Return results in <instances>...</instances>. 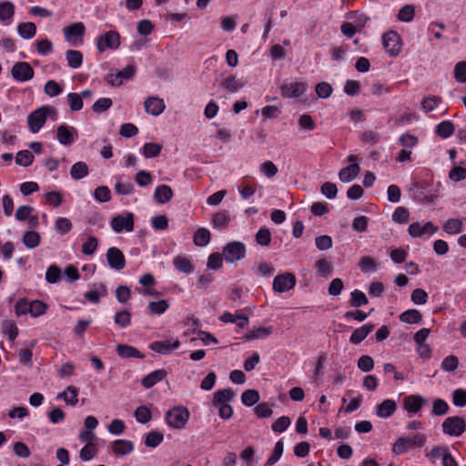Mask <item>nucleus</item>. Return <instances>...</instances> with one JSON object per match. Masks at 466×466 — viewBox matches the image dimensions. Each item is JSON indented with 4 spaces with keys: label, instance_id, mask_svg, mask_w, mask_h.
Here are the masks:
<instances>
[{
    "label": "nucleus",
    "instance_id": "f257e3e1",
    "mask_svg": "<svg viewBox=\"0 0 466 466\" xmlns=\"http://www.w3.org/2000/svg\"><path fill=\"white\" fill-rule=\"evenodd\" d=\"M426 441V435L423 433H416L412 437H399L392 446V452L395 454L406 453L410 449L421 448Z\"/></svg>",
    "mask_w": 466,
    "mask_h": 466
},
{
    "label": "nucleus",
    "instance_id": "f03ea898",
    "mask_svg": "<svg viewBox=\"0 0 466 466\" xmlns=\"http://www.w3.org/2000/svg\"><path fill=\"white\" fill-rule=\"evenodd\" d=\"M189 411L185 407H175L166 414V421L173 429H183L189 420Z\"/></svg>",
    "mask_w": 466,
    "mask_h": 466
},
{
    "label": "nucleus",
    "instance_id": "7ed1b4c3",
    "mask_svg": "<svg viewBox=\"0 0 466 466\" xmlns=\"http://www.w3.org/2000/svg\"><path fill=\"white\" fill-rule=\"evenodd\" d=\"M246 246L240 241L228 242L222 250L225 260L228 263L238 261L246 257Z\"/></svg>",
    "mask_w": 466,
    "mask_h": 466
},
{
    "label": "nucleus",
    "instance_id": "20e7f679",
    "mask_svg": "<svg viewBox=\"0 0 466 466\" xmlns=\"http://www.w3.org/2000/svg\"><path fill=\"white\" fill-rule=\"evenodd\" d=\"M442 431L449 436L459 437L466 430V422L460 416L448 417L442 422Z\"/></svg>",
    "mask_w": 466,
    "mask_h": 466
},
{
    "label": "nucleus",
    "instance_id": "39448f33",
    "mask_svg": "<svg viewBox=\"0 0 466 466\" xmlns=\"http://www.w3.org/2000/svg\"><path fill=\"white\" fill-rule=\"evenodd\" d=\"M120 35L118 32L110 30L96 38V48L99 53L106 49L116 50L120 46Z\"/></svg>",
    "mask_w": 466,
    "mask_h": 466
},
{
    "label": "nucleus",
    "instance_id": "423d86ee",
    "mask_svg": "<svg viewBox=\"0 0 466 466\" xmlns=\"http://www.w3.org/2000/svg\"><path fill=\"white\" fill-rule=\"evenodd\" d=\"M52 110L49 106H42L29 114L27 123L32 133H36L41 129Z\"/></svg>",
    "mask_w": 466,
    "mask_h": 466
},
{
    "label": "nucleus",
    "instance_id": "0eeeda50",
    "mask_svg": "<svg viewBox=\"0 0 466 466\" xmlns=\"http://www.w3.org/2000/svg\"><path fill=\"white\" fill-rule=\"evenodd\" d=\"M382 44L385 51L391 56H396L401 50V39L399 34L389 31L382 35Z\"/></svg>",
    "mask_w": 466,
    "mask_h": 466
},
{
    "label": "nucleus",
    "instance_id": "6e6552de",
    "mask_svg": "<svg viewBox=\"0 0 466 466\" xmlns=\"http://www.w3.org/2000/svg\"><path fill=\"white\" fill-rule=\"evenodd\" d=\"M296 285V278L292 273H284L275 277L273 280V289L276 292L283 293L290 290Z\"/></svg>",
    "mask_w": 466,
    "mask_h": 466
},
{
    "label": "nucleus",
    "instance_id": "1a4fd4ad",
    "mask_svg": "<svg viewBox=\"0 0 466 466\" xmlns=\"http://www.w3.org/2000/svg\"><path fill=\"white\" fill-rule=\"evenodd\" d=\"M106 261L108 266L115 270H122L126 267V258L123 252L116 247H111L107 249Z\"/></svg>",
    "mask_w": 466,
    "mask_h": 466
},
{
    "label": "nucleus",
    "instance_id": "9d476101",
    "mask_svg": "<svg viewBox=\"0 0 466 466\" xmlns=\"http://www.w3.org/2000/svg\"><path fill=\"white\" fill-rule=\"evenodd\" d=\"M12 76L20 82H25L34 77V69L26 62H16L11 70Z\"/></svg>",
    "mask_w": 466,
    "mask_h": 466
},
{
    "label": "nucleus",
    "instance_id": "9b49d317",
    "mask_svg": "<svg viewBox=\"0 0 466 466\" xmlns=\"http://www.w3.org/2000/svg\"><path fill=\"white\" fill-rule=\"evenodd\" d=\"M111 228L116 233H119L124 229L127 232L132 231L134 228L133 214L127 213L126 216L117 215L114 217L111 220Z\"/></svg>",
    "mask_w": 466,
    "mask_h": 466
},
{
    "label": "nucleus",
    "instance_id": "f8f14e48",
    "mask_svg": "<svg viewBox=\"0 0 466 466\" xmlns=\"http://www.w3.org/2000/svg\"><path fill=\"white\" fill-rule=\"evenodd\" d=\"M403 409L409 412L416 414L418 413L421 408L427 405V400L420 395H408L403 399Z\"/></svg>",
    "mask_w": 466,
    "mask_h": 466
},
{
    "label": "nucleus",
    "instance_id": "ddd939ff",
    "mask_svg": "<svg viewBox=\"0 0 466 466\" xmlns=\"http://www.w3.org/2000/svg\"><path fill=\"white\" fill-rule=\"evenodd\" d=\"M56 137L60 144L70 146L77 137V130L74 127L60 125L56 129Z\"/></svg>",
    "mask_w": 466,
    "mask_h": 466
},
{
    "label": "nucleus",
    "instance_id": "4468645a",
    "mask_svg": "<svg viewBox=\"0 0 466 466\" xmlns=\"http://www.w3.org/2000/svg\"><path fill=\"white\" fill-rule=\"evenodd\" d=\"M437 230L438 228L431 221L426 222L423 226L420 222H413L408 228V232L412 238H421L424 234L433 235Z\"/></svg>",
    "mask_w": 466,
    "mask_h": 466
},
{
    "label": "nucleus",
    "instance_id": "2eb2a0df",
    "mask_svg": "<svg viewBox=\"0 0 466 466\" xmlns=\"http://www.w3.org/2000/svg\"><path fill=\"white\" fill-rule=\"evenodd\" d=\"M136 73V66L127 65L123 70L117 71L115 74H109L106 76V81L112 86H120L125 79H131Z\"/></svg>",
    "mask_w": 466,
    "mask_h": 466
},
{
    "label": "nucleus",
    "instance_id": "dca6fc26",
    "mask_svg": "<svg viewBox=\"0 0 466 466\" xmlns=\"http://www.w3.org/2000/svg\"><path fill=\"white\" fill-rule=\"evenodd\" d=\"M306 89L307 86L302 82H289L280 86V93L288 98L299 97L305 93Z\"/></svg>",
    "mask_w": 466,
    "mask_h": 466
},
{
    "label": "nucleus",
    "instance_id": "f3484780",
    "mask_svg": "<svg viewBox=\"0 0 466 466\" xmlns=\"http://www.w3.org/2000/svg\"><path fill=\"white\" fill-rule=\"evenodd\" d=\"M180 345L178 339L170 340H162V341H154L150 344L149 348L153 351L167 355L169 354L172 350L177 349Z\"/></svg>",
    "mask_w": 466,
    "mask_h": 466
},
{
    "label": "nucleus",
    "instance_id": "a211bd4d",
    "mask_svg": "<svg viewBox=\"0 0 466 466\" xmlns=\"http://www.w3.org/2000/svg\"><path fill=\"white\" fill-rule=\"evenodd\" d=\"M145 110L147 114L152 116H159L165 110V103L163 99L158 97L151 96L144 102Z\"/></svg>",
    "mask_w": 466,
    "mask_h": 466
},
{
    "label": "nucleus",
    "instance_id": "6ab92c4d",
    "mask_svg": "<svg viewBox=\"0 0 466 466\" xmlns=\"http://www.w3.org/2000/svg\"><path fill=\"white\" fill-rule=\"evenodd\" d=\"M167 375L164 369L156 370L143 378L141 384L146 389H150L157 382L162 381Z\"/></svg>",
    "mask_w": 466,
    "mask_h": 466
},
{
    "label": "nucleus",
    "instance_id": "aec40b11",
    "mask_svg": "<svg viewBox=\"0 0 466 466\" xmlns=\"http://www.w3.org/2000/svg\"><path fill=\"white\" fill-rule=\"evenodd\" d=\"M396 410V401L390 399H387L377 406L376 414L380 418L386 419L392 416Z\"/></svg>",
    "mask_w": 466,
    "mask_h": 466
},
{
    "label": "nucleus",
    "instance_id": "412c9836",
    "mask_svg": "<svg viewBox=\"0 0 466 466\" xmlns=\"http://www.w3.org/2000/svg\"><path fill=\"white\" fill-rule=\"evenodd\" d=\"M85 34V25L83 23H75L64 28V35L68 42H74L77 38H82Z\"/></svg>",
    "mask_w": 466,
    "mask_h": 466
},
{
    "label": "nucleus",
    "instance_id": "4be33fe9",
    "mask_svg": "<svg viewBox=\"0 0 466 466\" xmlns=\"http://www.w3.org/2000/svg\"><path fill=\"white\" fill-rule=\"evenodd\" d=\"M360 171L359 164L354 163L343 167L339 172V178L343 183H349L355 179Z\"/></svg>",
    "mask_w": 466,
    "mask_h": 466
},
{
    "label": "nucleus",
    "instance_id": "5701e85b",
    "mask_svg": "<svg viewBox=\"0 0 466 466\" xmlns=\"http://www.w3.org/2000/svg\"><path fill=\"white\" fill-rule=\"evenodd\" d=\"M78 392L76 387L70 385L57 394V399L63 400L69 406H76L78 402Z\"/></svg>",
    "mask_w": 466,
    "mask_h": 466
},
{
    "label": "nucleus",
    "instance_id": "b1692460",
    "mask_svg": "<svg viewBox=\"0 0 466 466\" xmlns=\"http://www.w3.org/2000/svg\"><path fill=\"white\" fill-rule=\"evenodd\" d=\"M273 329L272 326L257 327L247 332L244 338L247 340L265 339L273 333Z\"/></svg>",
    "mask_w": 466,
    "mask_h": 466
},
{
    "label": "nucleus",
    "instance_id": "393cba45",
    "mask_svg": "<svg viewBox=\"0 0 466 466\" xmlns=\"http://www.w3.org/2000/svg\"><path fill=\"white\" fill-rule=\"evenodd\" d=\"M173 190L169 186L161 185L156 187L154 198L159 204H165L173 198Z\"/></svg>",
    "mask_w": 466,
    "mask_h": 466
},
{
    "label": "nucleus",
    "instance_id": "a878e982",
    "mask_svg": "<svg viewBox=\"0 0 466 466\" xmlns=\"http://www.w3.org/2000/svg\"><path fill=\"white\" fill-rule=\"evenodd\" d=\"M373 324H365L362 327L356 329L352 332L350 338V341L353 344H360L367 338V336L373 330Z\"/></svg>",
    "mask_w": 466,
    "mask_h": 466
},
{
    "label": "nucleus",
    "instance_id": "bb28decb",
    "mask_svg": "<svg viewBox=\"0 0 466 466\" xmlns=\"http://www.w3.org/2000/svg\"><path fill=\"white\" fill-rule=\"evenodd\" d=\"M116 351L118 354V356L125 358V359H129V358L143 359L145 357L144 354H142L135 347H132V346H129L127 344L117 345Z\"/></svg>",
    "mask_w": 466,
    "mask_h": 466
},
{
    "label": "nucleus",
    "instance_id": "cd10ccee",
    "mask_svg": "<svg viewBox=\"0 0 466 466\" xmlns=\"http://www.w3.org/2000/svg\"><path fill=\"white\" fill-rule=\"evenodd\" d=\"M230 217L228 211L223 210L214 214L212 218V226L214 228L222 230L228 227Z\"/></svg>",
    "mask_w": 466,
    "mask_h": 466
},
{
    "label": "nucleus",
    "instance_id": "c85d7f7f",
    "mask_svg": "<svg viewBox=\"0 0 466 466\" xmlns=\"http://www.w3.org/2000/svg\"><path fill=\"white\" fill-rule=\"evenodd\" d=\"M134 450L132 441L127 440H116L113 442L112 451L117 455H127Z\"/></svg>",
    "mask_w": 466,
    "mask_h": 466
},
{
    "label": "nucleus",
    "instance_id": "c756f323",
    "mask_svg": "<svg viewBox=\"0 0 466 466\" xmlns=\"http://www.w3.org/2000/svg\"><path fill=\"white\" fill-rule=\"evenodd\" d=\"M219 319L225 323H236L238 328H244L248 323V318L244 315L231 314L229 312L223 313Z\"/></svg>",
    "mask_w": 466,
    "mask_h": 466
},
{
    "label": "nucleus",
    "instance_id": "7c9ffc66",
    "mask_svg": "<svg viewBox=\"0 0 466 466\" xmlns=\"http://www.w3.org/2000/svg\"><path fill=\"white\" fill-rule=\"evenodd\" d=\"M436 134L441 138H448L455 132V126L450 120L439 123L435 127Z\"/></svg>",
    "mask_w": 466,
    "mask_h": 466
},
{
    "label": "nucleus",
    "instance_id": "2f4dec72",
    "mask_svg": "<svg viewBox=\"0 0 466 466\" xmlns=\"http://www.w3.org/2000/svg\"><path fill=\"white\" fill-rule=\"evenodd\" d=\"M173 265L177 270L186 274H189L194 271V265L185 257H175L173 258Z\"/></svg>",
    "mask_w": 466,
    "mask_h": 466
},
{
    "label": "nucleus",
    "instance_id": "473e14b6",
    "mask_svg": "<svg viewBox=\"0 0 466 466\" xmlns=\"http://www.w3.org/2000/svg\"><path fill=\"white\" fill-rule=\"evenodd\" d=\"M235 397V393L230 389L218 390L214 393L212 405L218 406L219 404H226L225 402L231 401Z\"/></svg>",
    "mask_w": 466,
    "mask_h": 466
},
{
    "label": "nucleus",
    "instance_id": "72a5a7b5",
    "mask_svg": "<svg viewBox=\"0 0 466 466\" xmlns=\"http://www.w3.org/2000/svg\"><path fill=\"white\" fill-rule=\"evenodd\" d=\"M22 241L27 248L33 249L39 246L41 237L39 233L28 230L23 235Z\"/></svg>",
    "mask_w": 466,
    "mask_h": 466
},
{
    "label": "nucleus",
    "instance_id": "f704fd0d",
    "mask_svg": "<svg viewBox=\"0 0 466 466\" xmlns=\"http://www.w3.org/2000/svg\"><path fill=\"white\" fill-rule=\"evenodd\" d=\"M66 59L69 67L79 68L83 63V55L78 50H68L66 53Z\"/></svg>",
    "mask_w": 466,
    "mask_h": 466
},
{
    "label": "nucleus",
    "instance_id": "c9c22d12",
    "mask_svg": "<svg viewBox=\"0 0 466 466\" xmlns=\"http://www.w3.org/2000/svg\"><path fill=\"white\" fill-rule=\"evenodd\" d=\"M88 174V166L83 161L75 163L70 169V176L75 180L84 178Z\"/></svg>",
    "mask_w": 466,
    "mask_h": 466
},
{
    "label": "nucleus",
    "instance_id": "e433bc0d",
    "mask_svg": "<svg viewBox=\"0 0 466 466\" xmlns=\"http://www.w3.org/2000/svg\"><path fill=\"white\" fill-rule=\"evenodd\" d=\"M422 319L421 313L415 309H408L400 315V320L407 324H415L420 322Z\"/></svg>",
    "mask_w": 466,
    "mask_h": 466
},
{
    "label": "nucleus",
    "instance_id": "4c0bfd02",
    "mask_svg": "<svg viewBox=\"0 0 466 466\" xmlns=\"http://www.w3.org/2000/svg\"><path fill=\"white\" fill-rule=\"evenodd\" d=\"M17 32L21 37L25 39H31L36 33V26L32 22L21 23L17 26Z\"/></svg>",
    "mask_w": 466,
    "mask_h": 466
},
{
    "label": "nucleus",
    "instance_id": "58836bf2",
    "mask_svg": "<svg viewBox=\"0 0 466 466\" xmlns=\"http://www.w3.org/2000/svg\"><path fill=\"white\" fill-rule=\"evenodd\" d=\"M107 294L106 287L105 284L100 283L97 290L87 291L84 297L91 303L97 304L100 301V297H105Z\"/></svg>",
    "mask_w": 466,
    "mask_h": 466
},
{
    "label": "nucleus",
    "instance_id": "ea45409f",
    "mask_svg": "<svg viewBox=\"0 0 466 466\" xmlns=\"http://www.w3.org/2000/svg\"><path fill=\"white\" fill-rule=\"evenodd\" d=\"M462 221L460 218H450L443 224V230L449 235H455L462 230Z\"/></svg>",
    "mask_w": 466,
    "mask_h": 466
},
{
    "label": "nucleus",
    "instance_id": "a19ab883",
    "mask_svg": "<svg viewBox=\"0 0 466 466\" xmlns=\"http://www.w3.org/2000/svg\"><path fill=\"white\" fill-rule=\"evenodd\" d=\"M210 232L205 228H199L194 234V243L198 247H205L210 241Z\"/></svg>",
    "mask_w": 466,
    "mask_h": 466
},
{
    "label": "nucleus",
    "instance_id": "79ce46f5",
    "mask_svg": "<svg viewBox=\"0 0 466 466\" xmlns=\"http://www.w3.org/2000/svg\"><path fill=\"white\" fill-rule=\"evenodd\" d=\"M442 102L441 97L436 96H429L421 101V109L425 113L431 112Z\"/></svg>",
    "mask_w": 466,
    "mask_h": 466
},
{
    "label": "nucleus",
    "instance_id": "37998d69",
    "mask_svg": "<svg viewBox=\"0 0 466 466\" xmlns=\"http://www.w3.org/2000/svg\"><path fill=\"white\" fill-rule=\"evenodd\" d=\"M15 15V5L10 1L0 3V21L4 22L7 19L13 18Z\"/></svg>",
    "mask_w": 466,
    "mask_h": 466
},
{
    "label": "nucleus",
    "instance_id": "c03bdc74",
    "mask_svg": "<svg viewBox=\"0 0 466 466\" xmlns=\"http://www.w3.org/2000/svg\"><path fill=\"white\" fill-rule=\"evenodd\" d=\"M163 433L157 431H152L147 434L145 439V444L147 447L156 448L163 441Z\"/></svg>",
    "mask_w": 466,
    "mask_h": 466
},
{
    "label": "nucleus",
    "instance_id": "a18cd8bd",
    "mask_svg": "<svg viewBox=\"0 0 466 466\" xmlns=\"http://www.w3.org/2000/svg\"><path fill=\"white\" fill-rule=\"evenodd\" d=\"M28 309L31 316L37 318L46 313L47 305L41 300H33L29 302Z\"/></svg>",
    "mask_w": 466,
    "mask_h": 466
},
{
    "label": "nucleus",
    "instance_id": "49530a36",
    "mask_svg": "<svg viewBox=\"0 0 466 466\" xmlns=\"http://www.w3.org/2000/svg\"><path fill=\"white\" fill-rule=\"evenodd\" d=\"M114 322L121 328L128 327L131 324V313L127 309L116 312Z\"/></svg>",
    "mask_w": 466,
    "mask_h": 466
},
{
    "label": "nucleus",
    "instance_id": "de8ad7c7",
    "mask_svg": "<svg viewBox=\"0 0 466 466\" xmlns=\"http://www.w3.org/2000/svg\"><path fill=\"white\" fill-rule=\"evenodd\" d=\"M459 366V359L454 355L445 357L441 364V369L446 372H453Z\"/></svg>",
    "mask_w": 466,
    "mask_h": 466
},
{
    "label": "nucleus",
    "instance_id": "09e8293b",
    "mask_svg": "<svg viewBox=\"0 0 466 466\" xmlns=\"http://www.w3.org/2000/svg\"><path fill=\"white\" fill-rule=\"evenodd\" d=\"M415 8L412 5L402 6L398 13V19L401 22L409 23L413 20Z\"/></svg>",
    "mask_w": 466,
    "mask_h": 466
},
{
    "label": "nucleus",
    "instance_id": "8fccbe9b",
    "mask_svg": "<svg viewBox=\"0 0 466 466\" xmlns=\"http://www.w3.org/2000/svg\"><path fill=\"white\" fill-rule=\"evenodd\" d=\"M350 304L351 307L359 308L368 304V299L362 291L355 289L350 293Z\"/></svg>",
    "mask_w": 466,
    "mask_h": 466
},
{
    "label": "nucleus",
    "instance_id": "3c124183",
    "mask_svg": "<svg viewBox=\"0 0 466 466\" xmlns=\"http://www.w3.org/2000/svg\"><path fill=\"white\" fill-rule=\"evenodd\" d=\"M242 403L251 407L259 400V394L255 390H246L241 395Z\"/></svg>",
    "mask_w": 466,
    "mask_h": 466
},
{
    "label": "nucleus",
    "instance_id": "603ef678",
    "mask_svg": "<svg viewBox=\"0 0 466 466\" xmlns=\"http://www.w3.org/2000/svg\"><path fill=\"white\" fill-rule=\"evenodd\" d=\"M392 220L395 223L404 224L410 220V211L405 207H398L392 214Z\"/></svg>",
    "mask_w": 466,
    "mask_h": 466
},
{
    "label": "nucleus",
    "instance_id": "864d4df0",
    "mask_svg": "<svg viewBox=\"0 0 466 466\" xmlns=\"http://www.w3.org/2000/svg\"><path fill=\"white\" fill-rule=\"evenodd\" d=\"M134 416L136 420L142 424L147 423L152 418L150 410L144 405L136 409Z\"/></svg>",
    "mask_w": 466,
    "mask_h": 466
},
{
    "label": "nucleus",
    "instance_id": "5fc2aeb1",
    "mask_svg": "<svg viewBox=\"0 0 466 466\" xmlns=\"http://www.w3.org/2000/svg\"><path fill=\"white\" fill-rule=\"evenodd\" d=\"M34 155L29 150H21L16 154L15 163L22 167H28L34 161Z\"/></svg>",
    "mask_w": 466,
    "mask_h": 466
},
{
    "label": "nucleus",
    "instance_id": "6e6d98bb",
    "mask_svg": "<svg viewBox=\"0 0 466 466\" xmlns=\"http://www.w3.org/2000/svg\"><path fill=\"white\" fill-rule=\"evenodd\" d=\"M97 246V238L94 236H89L82 245V253L86 256H91L96 250Z\"/></svg>",
    "mask_w": 466,
    "mask_h": 466
},
{
    "label": "nucleus",
    "instance_id": "4d7b16f0",
    "mask_svg": "<svg viewBox=\"0 0 466 466\" xmlns=\"http://www.w3.org/2000/svg\"><path fill=\"white\" fill-rule=\"evenodd\" d=\"M162 149V146L157 143H146L143 147V155L146 158L157 157Z\"/></svg>",
    "mask_w": 466,
    "mask_h": 466
},
{
    "label": "nucleus",
    "instance_id": "13d9d810",
    "mask_svg": "<svg viewBox=\"0 0 466 466\" xmlns=\"http://www.w3.org/2000/svg\"><path fill=\"white\" fill-rule=\"evenodd\" d=\"M449 411L448 403L442 399H436L432 403L431 414L434 416H443Z\"/></svg>",
    "mask_w": 466,
    "mask_h": 466
},
{
    "label": "nucleus",
    "instance_id": "bf43d9fd",
    "mask_svg": "<svg viewBox=\"0 0 466 466\" xmlns=\"http://www.w3.org/2000/svg\"><path fill=\"white\" fill-rule=\"evenodd\" d=\"M169 305L167 300L161 299L158 301H151L148 304V309L150 313L155 315H160L167 311Z\"/></svg>",
    "mask_w": 466,
    "mask_h": 466
},
{
    "label": "nucleus",
    "instance_id": "052dcab7",
    "mask_svg": "<svg viewBox=\"0 0 466 466\" xmlns=\"http://www.w3.org/2000/svg\"><path fill=\"white\" fill-rule=\"evenodd\" d=\"M283 450H284V444L281 441H279L275 444L273 452H272L271 456L266 461L265 466L274 465L282 456Z\"/></svg>",
    "mask_w": 466,
    "mask_h": 466
},
{
    "label": "nucleus",
    "instance_id": "680f3d73",
    "mask_svg": "<svg viewBox=\"0 0 466 466\" xmlns=\"http://www.w3.org/2000/svg\"><path fill=\"white\" fill-rule=\"evenodd\" d=\"M67 102L72 111H79L83 108L82 96L77 93H69Z\"/></svg>",
    "mask_w": 466,
    "mask_h": 466
},
{
    "label": "nucleus",
    "instance_id": "e2e57ef3",
    "mask_svg": "<svg viewBox=\"0 0 466 466\" xmlns=\"http://www.w3.org/2000/svg\"><path fill=\"white\" fill-rule=\"evenodd\" d=\"M97 453L96 444H89L84 446L79 453V457L82 461H87L92 460Z\"/></svg>",
    "mask_w": 466,
    "mask_h": 466
},
{
    "label": "nucleus",
    "instance_id": "0e129e2a",
    "mask_svg": "<svg viewBox=\"0 0 466 466\" xmlns=\"http://www.w3.org/2000/svg\"><path fill=\"white\" fill-rule=\"evenodd\" d=\"M221 86L232 93L237 92L239 88L242 87V84H240L233 76H229L224 78L221 82Z\"/></svg>",
    "mask_w": 466,
    "mask_h": 466
},
{
    "label": "nucleus",
    "instance_id": "69168bd1",
    "mask_svg": "<svg viewBox=\"0 0 466 466\" xmlns=\"http://www.w3.org/2000/svg\"><path fill=\"white\" fill-rule=\"evenodd\" d=\"M256 242L264 247H268L271 242V233L268 228H262L256 234Z\"/></svg>",
    "mask_w": 466,
    "mask_h": 466
},
{
    "label": "nucleus",
    "instance_id": "338daca9",
    "mask_svg": "<svg viewBox=\"0 0 466 466\" xmlns=\"http://www.w3.org/2000/svg\"><path fill=\"white\" fill-rule=\"evenodd\" d=\"M94 198L98 202H107L111 198L110 189L106 186L97 187L94 191Z\"/></svg>",
    "mask_w": 466,
    "mask_h": 466
},
{
    "label": "nucleus",
    "instance_id": "774afa93",
    "mask_svg": "<svg viewBox=\"0 0 466 466\" xmlns=\"http://www.w3.org/2000/svg\"><path fill=\"white\" fill-rule=\"evenodd\" d=\"M454 78L459 83H466V61L458 62L454 66Z\"/></svg>",
    "mask_w": 466,
    "mask_h": 466
}]
</instances>
